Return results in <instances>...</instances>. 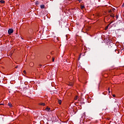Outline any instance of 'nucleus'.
<instances>
[{
	"instance_id": "1",
	"label": "nucleus",
	"mask_w": 124,
	"mask_h": 124,
	"mask_svg": "<svg viewBox=\"0 0 124 124\" xmlns=\"http://www.w3.org/2000/svg\"><path fill=\"white\" fill-rule=\"evenodd\" d=\"M47 111L48 114H49V116H50V117H48V121H52V111H53V110H52L51 108H50L47 107Z\"/></svg>"
},
{
	"instance_id": "2",
	"label": "nucleus",
	"mask_w": 124,
	"mask_h": 124,
	"mask_svg": "<svg viewBox=\"0 0 124 124\" xmlns=\"http://www.w3.org/2000/svg\"><path fill=\"white\" fill-rule=\"evenodd\" d=\"M13 31H14L13 29H9L8 32L9 34H11V33H13Z\"/></svg>"
},
{
	"instance_id": "3",
	"label": "nucleus",
	"mask_w": 124,
	"mask_h": 124,
	"mask_svg": "<svg viewBox=\"0 0 124 124\" xmlns=\"http://www.w3.org/2000/svg\"><path fill=\"white\" fill-rule=\"evenodd\" d=\"M53 41L54 42H58V41H59V40H58V38H57V37H54L53 38Z\"/></svg>"
},
{
	"instance_id": "4",
	"label": "nucleus",
	"mask_w": 124,
	"mask_h": 124,
	"mask_svg": "<svg viewBox=\"0 0 124 124\" xmlns=\"http://www.w3.org/2000/svg\"><path fill=\"white\" fill-rule=\"evenodd\" d=\"M68 86H70V87H72L73 86V82H70L68 84Z\"/></svg>"
},
{
	"instance_id": "5",
	"label": "nucleus",
	"mask_w": 124,
	"mask_h": 124,
	"mask_svg": "<svg viewBox=\"0 0 124 124\" xmlns=\"http://www.w3.org/2000/svg\"><path fill=\"white\" fill-rule=\"evenodd\" d=\"M111 24H112V22L110 23L108 26L106 27V28H105V31H107V30H108V28H109V26H110V25H111Z\"/></svg>"
},
{
	"instance_id": "6",
	"label": "nucleus",
	"mask_w": 124,
	"mask_h": 124,
	"mask_svg": "<svg viewBox=\"0 0 124 124\" xmlns=\"http://www.w3.org/2000/svg\"><path fill=\"white\" fill-rule=\"evenodd\" d=\"M40 7H41V9H43V8H45V6L44 5H41L40 6Z\"/></svg>"
},
{
	"instance_id": "7",
	"label": "nucleus",
	"mask_w": 124,
	"mask_h": 124,
	"mask_svg": "<svg viewBox=\"0 0 124 124\" xmlns=\"http://www.w3.org/2000/svg\"><path fill=\"white\" fill-rule=\"evenodd\" d=\"M39 105H42V106H45V103H39Z\"/></svg>"
},
{
	"instance_id": "8",
	"label": "nucleus",
	"mask_w": 124,
	"mask_h": 124,
	"mask_svg": "<svg viewBox=\"0 0 124 124\" xmlns=\"http://www.w3.org/2000/svg\"><path fill=\"white\" fill-rule=\"evenodd\" d=\"M58 103L60 105L62 104V100H58Z\"/></svg>"
},
{
	"instance_id": "9",
	"label": "nucleus",
	"mask_w": 124,
	"mask_h": 124,
	"mask_svg": "<svg viewBox=\"0 0 124 124\" xmlns=\"http://www.w3.org/2000/svg\"><path fill=\"white\" fill-rule=\"evenodd\" d=\"M0 2L1 3H4V2H5V1L3 0H0Z\"/></svg>"
},
{
	"instance_id": "10",
	"label": "nucleus",
	"mask_w": 124,
	"mask_h": 124,
	"mask_svg": "<svg viewBox=\"0 0 124 124\" xmlns=\"http://www.w3.org/2000/svg\"><path fill=\"white\" fill-rule=\"evenodd\" d=\"M108 93H111L110 91V87H108Z\"/></svg>"
},
{
	"instance_id": "11",
	"label": "nucleus",
	"mask_w": 124,
	"mask_h": 124,
	"mask_svg": "<svg viewBox=\"0 0 124 124\" xmlns=\"http://www.w3.org/2000/svg\"><path fill=\"white\" fill-rule=\"evenodd\" d=\"M78 99V96H76L75 97V100H77Z\"/></svg>"
},
{
	"instance_id": "12",
	"label": "nucleus",
	"mask_w": 124,
	"mask_h": 124,
	"mask_svg": "<svg viewBox=\"0 0 124 124\" xmlns=\"http://www.w3.org/2000/svg\"><path fill=\"white\" fill-rule=\"evenodd\" d=\"M8 105L10 107H12V104H11V103H9Z\"/></svg>"
},
{
	"instance_id": "13",
	"label": "nucleus",
	"mask_w": 124,
	"mask_h": 124,
	"mask_svg": "<svg viewBox=\"0 0 124 124\" xmlns=\"http://www.w3.org/2000/svg\"><path fill=\"white\" fill-rule=\"evenodd\" d=\"M83 8H85V6H83V5H81V9H83Z\"/></svg>"
},
{
	"instance_id": "14",
	"label": "nucleus",
	"mask_w": 124,
	"mask_h": 124,
	"mask_svg": "<svg viewBox=\"0 0 124 124\" xmlns=\"http://www.w3.org/2000/svg\"><path fill=\"white\" fill-rule=\"evenodd\" d=\"M110 17H113L114 18V17H115V16H114L113 14H111L110 15Z\"/></svg>"
},
{
	"instance_id": "15",
	"label": "nucleus",
	"mask_w": 124,
	"mask_h": 124,
	"mask_svg": "<svg viewBox=\"0 0 124 124\" xmlns=\"http://www.w3.org/2000/svg\"><path fill=\"white\" fill-rule=\"evenodd\" d=\"M36 4H39V2L38 1H36L35 3Z\"/></svg>"
},
{
	"instance_id": "16",
	"label": "nucleus",
	"mask_w": 124,
	"mask_h": 124,
	"mask_svg": "<svg viewBox=\"0 0 124 124\" xmlns=\"http://www.w3.org/2000/svg\"><path fill=\"white\" fill-rule=\"evenodd\" d=\"M23 73H24V74H27V72H26V71H23Z\"/></svg>"
},
{
	"instance_id": "17",
	"label": "nucleus",
	"mask_w": 124,
	"mask_h": 124,
	"mask_svg": "<svg viewBox=\"0 0 124 124\" xmlns=\"http://www.w3.org/2000/svg\"><path fill=\"white\" fill-rule=\"evenodd\" d=\"M52 62H55V58H52Z\"/></svg>"
},
{
	"instance_id": "18",
	"label": "nucleus",
	"mask_w": 124,
	"mask_h": 124,
	"mask_svg": "<svg viewBox=\"0 0 124 124\" xmlns=\"http://www.w3.org/2000/svg\"><path fill=\"white\" fill-rule=\"evenodd\" d=\"M108 12H109V13H111L112 12V10H109V11H108Z\"/></svg>"
},
{
	"instance_id": "19",
	"label": "nucleus",
	"mask_w": 124,
	"mask_h": 124,
	"mask_svg": "<svg viewBox=\"0 0 124 124\" xmlns=\"http://www.w3.org/2000/svg\"><path fill=\"white\" fill-rule=\"evenodd\" d=\"M71 77H72V76H70V77H69V79H70V80H72V79L70 78H71Z\"/></svg>"
},
{
	"instance_id": "20",
	"label": "nucleus",
	"mask_w": 124,
	"mask_h": 124,
	"mask_svg": "<svg viewBox=\"0 0 124 124\" xmlns=\"http://www.w3.org/2000/svg\"><path fill=\"white\" fill-rule=\"evenodd\" d=\"M39 66H40V67L42 66V65L41 64H39Z\"/></svg>"
},
{
	"instance_id": "21",
	"label": "nucleus",
	"mask_w": 124,
	"mask_h": 124,
	"mask_svg": "<svg viewBox=\"0 0 124 124\" xmlns=\"http://www.w3.org/2000/svg\"><path fill=\"white\" fill-rule=\"evenodd\" d=\"M112 96H113V97H116V95L113 94V95H112Z\"/></svg>"
},
{
	"instance_id": "22",
	"label": "nucleus",
	"mask_w": 124,
	"mask_h": 124,
	"mask_svg": "<svg viewBox=\"0 0 124 124\" xmlns=\"http://www.w3.org/2000/svg\"><path fill=\"white\" fill-rule=\"evenodd\" d=\"M112 11H114V10H115V8H112Z\"/></svg>"
},
{
	"instance_id": "23",
	"label": "nucleus",
	"mask_w": 124,
	"mask_h": 124,
	"mask_svg": "<svg viewBox=\"0 0 124 124\" xmlns=\"http://www.w3.org/2000/svg\"><path fill=\"white\" fill-rule=\"evenodd\" d=\"M18 65H17L16 66V68H17L18 67Z\"/></svg>"
},
{
	"instance_id": "24",
	"label": "nucleus",
	"mask_w": 124,
	"mask_h": 124,
	"mask_svg": "<svg viewBox=\"0 0 124 124\" xmlns=\"http://www.w3.org/2000/svg\"><path fill=\"white\" fill-rule=\"evenodd\" d=\"M31 66H32L33 65V63H31Z\"/></svg>"
},
{
	"instance_id": "25",
	"label": "nucleus",
	"mask_w": 124,
	"mask_h": 124,
	"mask_svg": "<svg viewBox=\"0 0 124 124\" xmlns=\"http://www.w3.org/2000/svg\"><path fill=\"white\" fill-rule=\"evenodd\" d=\"M3 104H0V105H2Z\"/></svg>"
},
{
	"instance_id": "26",
	"label": "nucleus",
	"mask_w": 124,
	"mask_h": 124,
	"mask_svg": "<svg viewBox=\"0 0 124 124\" xmlns=\"http://www.w3.org/2000/svg\"><path fill=\"white\" fill-rule=\"evenodd\" d=\"M47 109V108H45V110H46Z\"/></svg>"
},
{
	"instance_id": "27",
	"label": "nucleus",
	"mask_w": 124,
	"mask_h": 124,
	"mask_svg": "<svg viewBox=\"0 0 124 124\" xmlns=\"http://www.w3.org/2000/svg\"><path fill=\"white\" fill-rule=\"evenodd\" d=\"M116 18H118V16H116Z\"/></svg>"
}]
</instances>
